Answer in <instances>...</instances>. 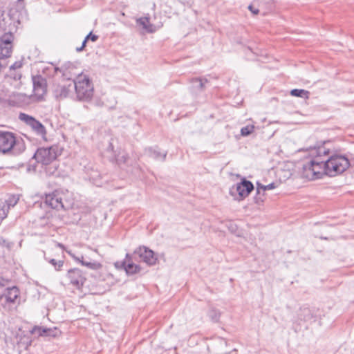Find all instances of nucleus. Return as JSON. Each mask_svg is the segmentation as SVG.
Instances as JSON below:
<instances>
[{
  "instance_id": "aec40b11",
  "label": "nucleus",
  "mask_w": 354,
  "mask_h": 354,
  "mask_svg": "<svg viewBox=\"0 0 354 354\" xmlns=\"http://www.w3.org/2000/svg\"><path fill=\"white\" fill-rule=\"evenodd\" d=\"M290 93L292 96L301 97L304 99H308L310 94L309 91L306 90L298 88L292 89Z\"/></svg>"
},
{
  "instance_id": "ea45409f",
  "label": "nucleus",
  "mask_w": 354,
  "mask_h": 354,
  "mask_svg": "<svg viewBox=\"0 0 354 354\" xmlns=\"http://www.w3.org/2000/svg\"><path fill=\"white\" fill-rule=\"evenodd\" d=\"M129 256V254H127V255H126L127 258H128Z\"/></svg>"
},
{
  "instance_id": "f03ea898",
  "label": "nucleus",
  "mask_w": 354,
  "mask_h": 354,
  "mask_svg": "<svg viewBox=\"0 0 354 354\" xmlns=\"http://www.w3.org/2000/svg\"><path fill=\"white\" fill-rule=\"evenodd\" d=\"M26 150V145L22 138L10 131H0V153L7 156H19Z\"/></svg>"
},
{
  "instance_id": "473e14b6",
  "label": "nucleus",
  "mask_w": 354,
  "mask_h": 354,
  "mask_svg": "<svg viewBox=\"0 0 354 354\" xmlns=\"http://www.w3.org/2000/svg\"><path fill=\"white\" fill-rule=\"evenodd\" d=\"M55 71H59L61 72H62V75L63 76H64L65 77L68 78V79H71L70 77H68L67 75H66L65 73V71H64L63 68H55Z\"/></svg>"
},
{
  "instance_id": "e433bc0d",
  "label": "nucleus",
  "mask_w": 354,
  "mask_h": 354,
  "mask_svg": "<svg viewBox=\"0 0 354 354\" xmlns=\"http://www.w3.org/2000/svg\"><path fill=\"white\" fill-rule=\"evenodd\" d=\"M75 259L81 263V261H84V257L81 256V257H75Z\"/></svg>"
},
{
  "instance_id": "4c0bfd02",
  "label": "nucleus",
  "mask_w": 354,
  "mask_h": 354,
  "mask_svg": "<svg viewBox=\"0 0 354 354\" xmlns=\"http://www.w3.org/2000/svg\"><path fill=\"white\" fill-rule=\"evenodd\" d=\"M57 245L58 247L64 248V245L62 243H57Z\"/></svg>"
},
{
  "instance_id": "9b49d317",
  "label": "nucleus",
  "mask_w": 354,
  "mask_h": 354,
  "mask_svg": "<svg viewBox=\"0 0 354 354\" xmlns=\"http://www.w3.org/2000/svg\"><path fill=\"white\" fill-rule=\"evenodd\" d=\"M134 255H138L147 265H155L157 258L155 257L153 251L147 247H139L134 251Z\"/></svg>"
},
{
  "instance_id": "a211bd4d",
  "label": "nucleus",
  "mask_w": 354,
  "mask_h": 354,
  "mask_svg": "<svg viewBox=\"0 0 354 354\" xmlns=\"http://www.w3.org/2000/svg\"><path fill=\"white\" fill-rule=\"evenodd\" d=\"M121 266L124 268L127 274H134L140 272V267L133 263L129 262L127 263L125 261L121 263Z\"/></svg>"
},
{
  "instance_id": "dca6fc26",
  "label": "nucleus",
  "mask_w": 354,
  "mask_h": 354,
  "mask_svg": "<svg viewBox=\"0 0 354 354\" xmlns=\"http://www.w3.org/2000/svg\"><path fill=\"white\" fill-rule=\"evenodd\" d=\"M328 153L329 150L323 145L310 148V155L313 156V158L319 157V160L327 159V158H328Z\"/></svg>"
},
{
  "instance_id": "72a5a7b5",
  "label": "nucleus",
  "mask_w": 354,
  "mask_h": 354,
  "mask_svg": "<svg viewBox=\"0 0 354 354\" xmlns=\"http://www.w3.org/2000/svg\"><path fill=\"white\" fill-rule=\"evenodd\" d=\"M13 200H14V201H11V200H10V199L8 201V203H10V204H11V205H10V206H14V205L17 203V200H16V199H13Z\"/></svg>"
},
{
  "instance_id": "b1692460",
  "label": "nucleus",
  "mask_w": 354,
  "mask_h": 354,
  "mask_svg": "<svg viewBox=\"0 0 354 354\" xmlns=\"http://www.w3.org/2000/svg\"><path fill=\"white\" fill-rule=\"evenodd\" d=\"M45 259L48 261L52 266H54L56 270H59L64 265V261L62 260L57 261L54 259H50L45 257Z\"/></svg>"
},
{
  "instance_id": "6ab92c4d",
  "label": "nucleus",
  "mask_w": 354,
  "mask_h": 354,
  "mask_svg": "<svg viewBox=\"0 0 354 354\" xmlns=\"http://www.w3.org/2000/svg\"><path fill=\"white\" fill-rule=\"evenodd\" d=\"M70 93V88L65 85L58 86L55 90V95L56 97L64 98L68 96Z\"/></svg>"
},
{
  "instance_id": "f257e3e1",
  "label": "nucleus",
  "mask_w": 354,
  "mask_h": 354,
  "mask_svg": "<svg viewBox=\"0 0 354 354\" xmlns=\"http://www.w3.org/2000/svg\"><path fill=\"white\" fill-rule=\"evenodd\" d=\"M349 165L348 158L337 153L328 156L326 160L313 158L304 165V176L309 180L322 178L323 175L333 177L343 173Z\"/></svg>"
},
{
  "instance_id": "bb28decb",
  "label": "nucleus",
  "mask_w": 354,
  "mask_h": 354,
  "mask_svg": "<svg viewBox=\"0 0 354 354\" xmlns=\"http://www.w3.org/2000/svg\"><path fill=\"white\" fill-rule=\"evenodd\" d=\"M263 187H265V185L261 184L260 183H257V196L261 194V191L263 192Z\"/></svg>"
},
{
  "instance_id": "9d476101",
  "label": "nucleus",
  "mask_w": 354,
  "mask_h": 354,
  "mask_svg": "<svg viewBox=\"0 0 354 354\" xmlns=\"http://www.w3.org/2000/svg\"><path fill=\"white\" fill-rule=\"evenodd\" d=\"M254 189V185L250 180L243 179L237 183L235 188L231 189L230 193L233 195L234 192H237L241 199L247 197Z\"/></svg>"
},
{
  "instance_id": "0eeeda50",
  "label": "nucleus",
  "mask_w": 354,
  "mask_h": 354,
  "mask_svg": "<svg viewBox=\"0 0 354 354\" xmlns=\"http://www.w3.org/2000/svg\"><path fill=\"white\" fill-rule=\"evenodd\" d=\"M33 95L32 97L37 101L43 99L46 93V81L41 75L32 77Z\"/></svg>"
},
{
  "instance_id": "7c9ffc66",
  "label": "nucleus",
  "mask_w": 354,
  "mask_h": 354,
  "mask_svg": "<svg viewBox=\"0 0 354 354\" xmlns=\"http://www.w3.org/2000/svg\"><path fill=\"white\" fill-rule=\"evenodd\" d=\"M248 9L254 15L259 13V10L257 8H255L253 6L250 5L248 6Z\"/></svg>"
},
{
  "instance_id": "cd10ccee",
  "label": "nucleus",
  "mask_w": 354,
  "mask_h": 354,
  "mask_svg": "<svg viewBox=\"0 0 354 354\" xmlns=\"http://www.w3.org/2000/svg\"><path fill=\"white\" fill-rule=\"evenodd\" d=\"M276 185L274 183H270L268 185H265V187H263V192L266 190H270L274 189Z\"/></svg>"
},
{
  "instance_id": "a19ab883",
  "label": "nucleus",
  "mask_w": 354,
  "mask_h": 354,
  "mask_svg": "<svg viewBox=\"0 0 354 354\" xmlns=\"http://www.w3.org/2000/svg\"><path fill=\"white\" fill-rule=\"evenodd\" d=\"M19 1H20L21 0H18Z\"/></svg>"
},
{
  "instance_id": "c756f323",
  "label": "nucleus",
  "mask_w": 354,
  "mask_h": 354,
  "mask_svg": "<svg viewBox=\"0 0 354 354\" xmlns=\"http://www.w3.org/2000/svg\"><path fill=\"white\" fill-rule=\"evenodd\" d=\"M106 151L112 153L113 155L115 154L114 151H113V144L111 142L109 143V146L106 148ZM112 157H113V156H112Z\"/></svg>"
},
{
  "instance_id": "4be33fe9",
  "label": "nucleus",
  "mask_w": 354,
  "mask_h": 354,
  "mask_svg": "<svg viewBox=\"0 0 354 354\" xmlns=\"http://www.w3.org/2000/svg\"><path fill=\"white\" fill-rule=\"evenodd\" d=\"M112 158L114 159L118 165L127 164L129 156L126 153H122L118 155L114 154Z\"/></svg>"
},
{
  "instance_id": "6e6552de",
  "label": "nucleus",
  "mask_w": 354,
  "mask_h": 354,
  "mask_svg": "<svg viewBox=\"0 0 354 354\" xmlns=\"http://www.w3.org/2000/svg\"><path fill=\"white\" fill-rule=\"evenodd\" d=\"M13 35L12 33H6L0 38V59L11 56Z\"/></svg>"
},
{
  "instance_id": "5701e85b",
  "label": "nucleus",
  "mask_w": 354,
  "mask_h": 354,
  "mask_svg": "<svg viewBox=\"0 0 354 354\" xmlns=\"http://www.w3.org/2000/svg\"><path fill=\"white\" fill-rule=\"evenodd\" d=\"M81 264L82 266H86L91 270H97L101 268V267H102V265L100 263L96 262V261L88 262V261H82Z\"/></svg>"
},
{
  "instance_id": "39448f33",
  "label": "nucleus",
  "mask_w": 354,
  "mask_h": 354,
  "mask_svg": "<svg viewBox=\"0 0 354 354\" xmlns=\"http://www.w3.org/2000/svg\"><path fill=\"white\" fill-rule=\"evenodd\" d=\"M6 281L0 279V305L6 308L7 304H15L19 295V290L17 286H6Z\"/></svg>"
},
{
  "instance_id": "1a4fd4ad",
  "label": "nucleus",
  "mask_w": 354,
  "mask_h": 354,
  "mask_svg": "<svg viewBox=\"0 0 354 354\" xmlns=\"http://www.w3.org/2000/svg\"><path fill=\"white\" fill-rule=\"evenodd\" d=\"M44 203L52 209L57 210L66 209V207L63 202L62 194L55 191L46 195Z\"/></svg>"
},
{
  "instance_id": "20e7f679",
  "label": "nucleus",
  "mask_w": 354,
  "mask_h": 354,
  "mask_svg": "<svg viewBox=\"0 0 354 354\" xmlns=\"http://www.w3.org/2000/svg\"><path fill=\"white\" fill-rule=\"evenodd\" d=\"M61 153L62 151L57 145L41 147L37 149L32 158L35 159L37 163L48 165L56 160L61 155Z\"/></svg>"
},
{
  "instance_id": "f3484780",
  "label": "nucleus",
  "mask_w": 354,
  "mask_h": 354,
  "mask_svg": "<svg viewBox=\"0 0 354 354\" xmlns=\"http://www.w3.org/2000/svg\"><path fill=\"white\" fill-rule=\"evenodd\" d=\"M298 319L300 321L309 322L315 317L313 310L308 307L303 306L300 308L298 314Z\"/></svg>"
},
{
  "instance_id": "7ed1b4c3",
  "label": "nucleus",
  "mask_w": 354,
  "mask_h": 354,
  "mask_svg": "<svg viewBox=\"0 0 354 354\" xmlns=\"http://www.w3.org/2000/svg\"><path fill=\"white\" fill-rule=\"evenodd\" d=\"M73 84L78 100L88 101L91 99L93 95V86L86 75H79Z\"/></svg>"
},
{
  "instance_id": "58836bf2",
  "label": "nucleus",
  "mask_w": 354,
  "mask_h": 354,
  "mask_svg": "<svg viewBox=\"0 0 354 354\" xmlns=\"http://www.w3.org/2000/svg\"><path fill=\"white\" fill-rule=\"evenodd\" d=\"M118 264H119L118 262L115 263V266L117 267Z\"/></svg>"
},
{
  "instance_id": "a878e982",
  "label": "nucleus",
  "mask_w": 354,
  "mask_h": 354,
  "mask_svg": "<svg viewBox=\"0 0 354 354\" xmlns=\"http://www.w3.org/2000/svg\"><path fill=\"white\" fill-rule=\"evenodd\" d=\"M98 39V36L96 35H94L92 33V32H90L86 36V41L91 40L93 42L96 41Z\"/></svg>"
},
{
  "instance_id": "f8f14e48",
  "label": "nucleus",
  "mask_w": 354,
  "mask_h": 354,
  "mask_svg": "<svg viewBox=\"0 0 354 354\" xmlns=\"http://www.w3.org/2000/svg\"><path fill=\"white\" fill-rule=\"evenodd\" d=\"M67 277L72 285L80 289L86 281V277L79 268H73L68 271Z\"/></svg>"
},
{
  "instance_id": "423d86ee",
  "label": "nucleus",
  "mask_w": 354,
  "mask_h": 354,
  "mask_svg": "<svg viewBox=\"0 0 354 354\" xmlns=\"http://www.w3.org/2000/svg\"><path fill=\"white\" fill-rule=\"evenodd\" d=\"M18 118L31 128V129L42 138H45L46 136V130L45 127L36 118L29 115L25 113H20Z\"/></svg>"
},
{
  "instance_id": "2eb2a0df",
  "label": "nucleus",
  "mask_w": 354,
  "mask_h": 354,
  "mask_svg": "<svg viewBox=\"0 0 354 354\" xmlns=\"http://www.w3.org/2000/svg\"><path fill=\"white\" fill-rule=\"evenodd\" d=\"M145 153L148 157L153 158L154 160H160L162 161H165L167 152L165 151L163 153H161L158 147H149L145 149Z\"/></svg>"
},
{
  "instance_id": "2f4dec72",
  "label": "nucleus",
  "mask_w": 354,
  "mask_h": 354,
  "mask_svg": "<svg viewBox=\"0 0 354 354\" xmlns=\"http://www.w3.org/2000/svg\"><path fill=\"white\" fill-rule=\"evenodd\" d=\"M21 67V64L18 62L14 63L12 65L10 66V70H15V68Z\"/></svg>"
},
{
  "instance_id": "c85d7f7f",
  "label": "nucleus",
  "mask_w": 354,
  "mask_h": 354,
  "mask_svg": "<svg viewBox=\"0 0 354 354\" xmlns=\"http://www.w3.org/2000/svg\"><path fill=\"white\" fill-rule=\"evenodd\" d=\"M87 41H86V37H85V38H84V41H82V46H81L80 47H77V48H76V50H77V52H80V51H82V50L85 48V46H86V42H87Z\"/></svg>"
},
{
  "instance_id": "4468645a",
  "label": "nucleus",
  "mask_w": 354,
  "mask_h": 354,
  "mask_svg": "<svg viewBox=\"0 0 354 354\" xmlns=\"http://www.w3.org/2000/svg\"><path fill=\"white\" fill-rule=\"evenodd\" d=\"M32 334H37L38 336H45V337H57L59 333V331L56 328H42L39 326H35L30 330Z\"/></svg>"
},
{
  "instance_id": "412c9836",
  "label": "nucleus",
  "mask_w": 354,
  "mask_h": 354,
  "mask_svg": "<svg viewBox=\"0 0 354 354\" xmlns=\"http://www.w3.org/2000/svg\"><path fill=\"white\" fill-rule=\"evenodd\" d=\"M138 23L142 26L144 29H145L149 32H153V30L151 28V25L149 24V19L148 17H142L138 19Z\"/></svg>"
},
{
  "instance_id": "393cba45",
  "label": "nucleus",
  "mask_w": 354,
  "mask_h": 354,
  "mask_svg": "<svg viewBox=\"0 0 354 354\" xmlns=\"http://www.w3.org/2000/svg\"><path fill=\"white\" fill-rule=\"evenodd\" d=\"M254 129V125H247L245 127H243L241 129V134L243 136H248L250 135Z\"/></svg>"
},
{
  "instance_id": "f704fd0d",
  "label": "nucleus",
  "mask_w": 354,
  "mask_h": 354,
  "mask_svg": "<svg viewBox=\"0 0 354 354\" xmlns=\"http://www.w3.org/2000/svg\"><path fill=\"white\" fill-rule=\"evenodd\" d=\"M348 161L350 162V166H354V156L351 157V159H348Z\"/></svg>"
},
{
  "instance_id": "c9c22d12",
  "label": "nucleus",
  "mask_w": 354,
  "mask_h": 354,
  "mask_svg": "<svg viewBox=\"0 0 354 354\" xmlns=\"http://www.w3.org/2000/svg\"><path fill=\"white\" fill-rule=\"evenodd\" d=\"M256 203H259V201H263V199L261 197H258L257 196H255Z\"/></svg>"
},
{
  "instance_id": "ddd939ff",
  "label": "nucleus",
  "mask_w": 354,
  "mask_h": 354,
  "mask_svg": "<svg viewBox=\"0 0 354 354\" xmlns=\"http://www.w3.org/2000/svg\"><path fill=\"white\" fill-rule=\"evenodd\" d=\"M190 83L191 92L194 95H197L205 89L209 82L206 78L195 77L190 80Z\"/></svg>"
}]
</instances>
